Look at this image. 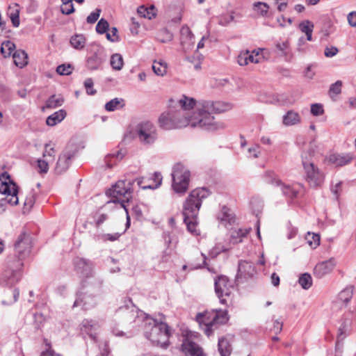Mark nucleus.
<instances>
[{
  "label": "nucleus",
  "mask_w": 356,
  "mask_h": 356,
  "mask_svg": "<svg viewBox=\"0 0 356 356\" xmlns=\"http://www.w3.org/2000/svg\"><path fill=\"white\" fill-rule=\"evenodd\" d=\"M168 65L166 62L159 60H154L152 65V70L158 76H164L167 73Z\"/></svg>",
  "instance_id": "obj_35"
},
{
  "label": "nucleus",
  "mask_w": 356,
  "mask_h": 356,
  "mask_svg": "<svg viewBox=\"0 0 356 356\" xmlns=\"http://www.w3.org/2000/svg\"><path fill=\"white\" fill-rule=\"evenodd\" d=\"M74 268L81 275L88 277L92 275L93 264L91 261L77 257L74 261Z\"/></svg>",
  "instance_id": "obj_16"
},
{
  "label": "nucleus",
  "mask_w": 356,
  "mask_h": 356,
  "mask_svg": "<svg viewBox=\"0 0 356 356\" xmlns=\"http://www.w3.org/2000/svg\"><path fill=\"white\" fill-rule=\"evenodd\" d=\"M18 189L15 183L10 179V175L4 172L0 175V193L7 197L0 200V213L6 211L7 204L17 205L19 202Z\"/></svg>",
  "instance_id": "obj_8"
},
{
  "label": "nucleus",
  "mask_w": 356,
  "mask_h": 356,
  "mask_svg": "<svg viewBox=\"0 0 356 356\" xmlns=\"http://www.w3.org/2000/svg\"><path fill=\"white\" fill-rule=\"evenodd\" d=\"M218 349L221 356H230L232 346L229 341L225 337L218 339Z\"/></svg>",
  "instance_id": "obj_31"
},
{
  "label": "nucleus",
  "mask_w": 356,
  "mask_h": 356,
  "mask_svg": "<svg viewBox=\"0 0 356 356\" xmlns=\"http://www.w3.org/2000/svg\"><path fill=\"white\" fill-rule=\"evenodd\" d=\"M259 148L260 147L258 145L249 147L248 153L250 154V156L252 158H258L260 154Z\"/></svg>",
  "instance_id": "obj_63"
},
{
  "label": "nucleus",
  "mask_w": 356,
  "mask_h": 356,
  "mask_svg": "<svg viewBox=\"0 0 356 356\" xmlns=\"http://www.w3.org/2000/svg\"><path fill=\"white\" fill-rule=\"evenodd\" d=\"M70 42L74 49L81 50L85 47L86 39L83 34H75L71 37Z\"/></svg>",
  "instance_id": "obj_32"
},
{
  "label": "nucleus",
  "mask_w": 356,
  "mask_h": 356,
  "mask_svg": "<svg viewBox=\"0 0 356 356\" xmlns=\"http://www.w3.org/2000/svg\"><path fill=\"white\" fill-rule=\"evenodd\" d=\"M195 103V99L183 95L179 100L175 102V106L179 107V108L171 106L167 111L160 115L159 126L165 130L181 129L188 126L192 128H198V127L193 125V122L197 120L195 111L191 115H189L187 112L193 108Z\"/></svg>",
  "instance_id": "obj_1"
},
{
  "label": "nucleus",
  "mask_w": 356,
  "mask_h": 356,
  "mask_svg": "<svg viewBox=\"0 0 356 356\" xmlns=\"http://www.w3.org/2000/svg\"><path fill=\"white\" fill-rule=\"evenodd\" d=\"M15 49V44L10 40H6L1 43L0 51L2 56L7 58L11 55Z\"/></svg>",
  "instance_id": "obj_40"
},
{
  "label": "nucleus",
  "mask_w": 356,
  "mask_h": 356,
  "mask_svg": "<svg viewBox=\"0 0 356 356\" xmlns=\"http://www.w3.org/2000/svg\"><path fill=\"white\" fill-rule=\"evenodd\" d=\"M256 273V269L252 262L247 261H241L238 266V277L249 278L254 276Z\"/></svg>",
  "instance_id": "obj_22"
},
{
  "label": "nucleus",
  "mask_w": 356,
  "mask_h": 356,
  "mask_svg": "<svg viewBox=\"0 0 356 356\" xmlns=\"http://www.w3.org/2000/svg\"><path fill=\"white\" fill-rule=\"evenodd\" d=\"M136 133L139 140L143 145H152L157 139V130L156 127L149 121H144L136 127Z\"/></svg>",
  "instance_id": "obj_14"
},
{
  "label": "nucleus",
  "mask_w": 356,
  "mask_h": 356,
  "mask_svg": "<svg viewBox=\"0 0 356 356\" xmlns=\"http://www.w3.org/2000/svg\"><path fill=\"white\" fill-rule=\"evenodd\" d=\"M72 67L71 65L62 64L57 67L56 72L60 75H70L72 72Z\"/></svg>",
  "instance_id": "obj_52"
},
{
  "label": "nucleus",
  "mask_w": 356,
  "mask_h": 356,
  "mask_svg": "<svg viewBox=\"0 0 356 356\" xmlns=\"http://www.w3.org/2000/svg\"><path fill=\"white\" fill-rule=\"evenodd\" d=\"M153 177H154V180L156 182L154 186H151V185L144 186V185H143V178L136 179L138 186L143 189L158 188L161 184L162 176H161V173H159V172H154Z\"/></svg>",
  "instance_id": "obj_36"
},
{
  "label": "nucleus",
  "mask_w": 356,
  "mask_h": 356,
  "mask_svg": "<svg viewBox=\"0 0 356 356\" xmlns=\"http://www.w3.org/2000/svg\"><path fill=\"white\" fill-rule=\"evenodd\" d=\"M124 100L122 98H114L105 104V109L107 111H114L124 106Z\"/></svg>",
  "instance_id": "obj_33"
},
{
  "label": "nucleus",
  "mask_w": 356,
  "mask_h": 356,
  "mask_svg": "<svg viewBox=\"0 0 356 356\" xmlns=\"http://www.w3.org/2000/svg\"><path fill=\"white\" fill-rule=\"evenodd\" d=\"M126 151L122 149L112 151L104 158L106 168L111 169L115 166L124 157Z\"/></svg>",
  "instance_id": "obj_21"
},
{
  "label": "nucleus",
  "mask_w": 356,
  "mask_h": 356,
  "mask_svg": "<svg viewBox=\"0 0 356 356\" xmlns=\"http://www.w3.org/2000/svg\"><path fill=\"white\" fill-rule=\"evenodd\" d=\"M335 265V261L333 259L320 262L316 265L314 269V275L318 278H321L330 273Z\"/></svg>",
  "instance_id": "obj_18"
},
{
  "label": "nucleus",
  "mask_w": 356,
  "mask_h": 356,
  "mask_svg": "<svg viewBox=\"0 0 356 356\" xmlns=\"http://www.w3.org/2000/svg\"><path fill=\"white\" fill-rule=\"evenodd\" d=\"M14 246L15 253L8 257H15L16 261L24 263L31 252L32 247L31 237L25 233L21 234Z\"/></svg>",
  "instance_id": "obj_13"
},
{
  "label": "nucleus",
  "mask_w": 356,
  "mask_h": 356,
  "mask_svg": "<svg viewBox=\"0 0 356 356\" xmlns=\"http://www.w3.org/2000/svg\"><path fill=\"white\" fill-rule=\"evenodd\" d=\"M301 121V117L298 112L290 110L282 118V122L285 126L298 124Z\"/></svg>",
  "instance_id": "obj_27"
},
{
  "label": "nucleus",
  "mask_w": 356,
  "mask_h": 356,
  "mask_svg": "<svg viewBox=\"0 0 356 356\" xmlns=\"http://www.w3.org/2000/svg\"><path fill=\"white\" fill-rule=\"evenodd\" d=\"M202 257V263H199L197 264L190 263L188 265L185 264L182 266L183 270H186L187 268H189L190 270H195L203 268L206 264V257L203 253L201 254Z\"/></svg>",
  "instance_id": "obj_51"
},
{
  "label": "nucleus",
  "mask_w": 356,
  "mask_h": 356,
  "mask_svg": "<svg viewBox=\"0 0 356 356\" xmlns=\"http://www.w3.org/2000/svg\"><path fill=\"white\" fill-rule=\"evenodd\" d=\"M190 177V171L182 164H175L172 172V187L174 191L178 194H184L188 188Z\"/></svg>",
  "instance_id": "obj_10"
},
{
  "label": "nucleus",
  "mask_w": 356,
  "mask_h": 356,
  "mask_svg": "<svg viewBox=\"0 0 356 356\" xmlns=\"http://www.w3.org/2000/svg\"><path fill=\"white\" fill-rule=\"evenodd\" d=\"M272 184H276L277 186H281V190L283 194L288 198L293 199L298 197L299 193L300 188H301L300 185L298 186H289L282 184L281 181L277 178L272 179L270 181Z\"/></svg>",
  "instance_id": "obj_19"
},
{
  "label": "nucleus",
  "mask_w": 356,
  "mask_h": 356,
  "mask_svg": "<svg viewBox=\"0 0 356 356\" xmlns=\"http://www.w3.org/2000/svg\"><path fill=\"white\" fill-rule=\"evenodd\" d=\"M348 24L351 27H356V11H352L347 15Z\"/></svg>",
  "instance_id": "obj_64"
},
{
  "label": "nucleus",
  "mask_w": 356,
  "mask_h": 356,
  "mask_svg": "<svg viewBox=\"0 0 356 356\" xmlns=\"http://www.w3.org/2000/svg\"><path fill=\"white\" fill-rule=\"evenodd\" d=\"M232 106L229 103L223 102L202 101L195 111L197 120L193 123V126L206 131H217L225 128L222 122L215 120L212 113H220L231 109Z\"/></svg>",
  "instance_id": "obj_2"
},
{
  "label": "nucleus",
  "mask_w": 356,
  "mask_h": 356,
  "mask_svg": "<svg viewBox=\"0 0 356 356\" xmlns=\"http://www.w3.org/2000/svg\"><path fill=\"white\" fill-rule=\"evenodd\" d=\"M144 335L152 343L166 345L171 335L170 327L163 322H159L154 318L145 317Z\"/></svg>",
  "instance_id": "obj_4"
},
{
  "label": "nucleus",
  "mask_w": 356,
  "mask_h": 356,
  "mask_svg": "<svg viewBox=\"0 0 356 356\" xmlns=\"http://www.w3.org/2000/svg\"><path fill=\"white\" fill-rule=\"evenodd\" d=\"M124 302V305L119 307L118 312L122 316L124 324L131 325L144 318L145 314L136 308L130 298H125Z\"/></svg>",
  "instance_id": "obj_12"
},
{
  "label": "nucleus",
  "mask_w": 356,
  "mask_h": 356,
  "mask_svg": "<svg viewBox=\"0 0 356 356\" xmlns=\"http://www.w3.org/2000/svg\"><path fill=\"white\" fill-rule=\"evenodd\" d=\"M172 34L166 29L161 30L158 35V40L162 43H165L171 41L172 40Z\"/></svg>",
  "instance_id": "obj_48"
},
{
  "label": "nucleus",
  "mask_w": 356,
  "mask_h": 356,
  "mask_svg": "<svg viewBox=\"0 0 356 356\" xmlns=\"http://www.w3.org/2000/svg\"><path fill=\"white\" fill-rule=\"evenodd\" d=\"M111 332L116 337H124L129 338L133 336V332L131 330H122L118 328V325L111 327Z\"/></svg>",
  "instance_id": "obj_44"
},
{
  "label": "nucleus",
  "mask_w": 356,
  "mask_h": 356,
  "mask_svg": "<svg viewBox=\"0 0 356 356\" xmlns=\"http://www.w3.org/2000/svg\"><path fill=\"white\" fill-rule=\"evenodd\" d=\"M13 58L15 65L20 68H22L28 63V55L23 50H16L13 54Z\"/></svg>",
  "instance_id": "obj_28"
},
{
  "label": "nucleus",
  "mask_w": 356,
  "mask_h": 356,
  "mask_svg": "<svg viewBox=\"0 0 356 356\" xmlns=\"http://www.w3.org/2000/svg\"><path fill=\"white\" fill-rule=\"evenodd\" d=\"M298 283L302 289L307 290L309 289L312 285V278L310 274L303 273L298 279Z\"/></svg>",
  "instance_id": "obj_42"
},
{
  "label": "nucleus",
  "mask_w": 356,
  "mask_h": 356,
  "mask_svg": "<svg viewBox=\"0 0 356 356\" xmlns=\"http://www.w3.org/2000/svg\"><path fill=\"white\" fill-rule=\"evenodd\" d=\"M66 114V111L63 109L56 111L47 118L46 123L48 126L53 127L60 123L65 118Z\"/></svg>",
  "instance_id": "obj_30"
},
{
  "label": "nucleus",
  "mask_w": 356,
  "mask_h": 356,
  "mask_svg": "<svg viewBox=\"0 0 356 356\" xmlns=\"http://www.w3.org/2000/svg\"><path fill=\"white\" fill-rule=\"evenodd\" d=\"M196 318L200 324L204 325V332L207 337L211 336L219 325L228 321L227 313L221 309L199 313Z\"/></svg>",
  "instance_id": "obj_9"
},
{
  "label": "nucleus",
  "mask_w": 356,
  "mask_h": 356,
  "mask_svg": "<svg viewBox=\"0 0 356 356\" xmlns=\"http://www.w3.org/2000/svg\"><path fill=\"white\" fill-rule=\"evenodd\" d=\"M109 28V24L107 20L102 18L96 26V31L99 34L105 33Z\"/></svg>",
  "instance_id": "obj_49"
},
{
  "label": "nucleus",
  "mask_w": 356,
  "mask_h": 356,
  "mask_svg": "<svg viewBox=\"0 0 356 356\" xmlns=\"http://www.w3.org/2000/svg\"><path fill=\"white\" fill-rule=\"evenodd\" d=\"M354 288L348 286L343 289L338 295L339 299L347 305L353 298Z\"/></svg>",
  "instance_id": "obj_38"
},
{
  "label": "nucleus",
  "mask_w": 356,
  "mask_h": 356,
  "mask_svg": "<svg viewBox=\"0 0 356 356\" xmlns=\"http://www.w3.org/2000/svg\"><path fill=\"white\" fill-rule=\"evenodd\" d=\"M154 10L155 7L153 5L149 8L145 6H140L138 8L137 12L141 17L151 19L156 16Z\"/></svg>",
  "instance_id": "obj_37"
},
{
  "label": "nucleus",
  "mask_w": 356,
  "mask_h": 356,
  "mask_svg": "<svg viewBox=\"0 0 356 356\" xmlns=\"http://www.w3.org/2000/svg\"><path fill=\"white\" fill-rule=\"evenodd\" d=\"M353 159L351 154H330L327 160L330 163L334 164L336 166H343L350 163Z\"/></svg>",
  "instance_id": "obj_24"
},
{
  "label": "nucleus",
  "mask_w": 356,
  "mask_h": 356,
  "mask_svg": "<svg viewBox=\"0 0 356 356\" xmlns=\"http://www.w3.org/2000/svg\"><path fill=\"white\" fill-rule=\"evenodd\" d=\"M75 152L72 150L65 149L59 156L55 170L58 174L65 172L70 164L71 159L74 156Z\"/></svg>",
  "instance_id": "obj_17"
},
{
  "label": "nucleus",
  "mask_w": 356,
  "mask_h": 356,
  "mask_svg": "<svg viewBox=\"0 0 356 356\" xmlns=\"http://www.w3.org/2000/svg\"><path fill=\"white\" fill-rule=\"evenodd\" d=\"M112 68L115 70H120L124 65L123 58L120 54H114L111 57L110 60Z\"/></svg>",
  "instance_id": "obj_41"
},
{
  "label": "nucleus",
  "mask_w": 356,
  "mask_h": 356,
  "mask_svg": "<svg viewBox=\"0 0 356 356\" xmlns=\"http://www.w3.org/2000/svg\"><path fill=\"white\" fill-rule=\"evenodd\" d=\"M182 349L191 356H206L202 348L196 343L191 340L188 335L182 343Z\"/></svg>",
  "instance_id": "obj_20"
},
{
  "label": "nucleus",
  "mask_w": 356,
  "mask_h": 356,
  "mask_svg": "<svg viewBox=\"0 0 356 356\" xmlns=\"http://www.w3.org/2000/svg\"><path fill=\"white\" fill-rule=\"evenodd\" d=\"M323 106L320 104H314L311 106V113L314 116H318L323 113Z\"/></svg>",
  "instance_id": "obj_59"
},
{
  "label": "nucleus",
  "mask_w": 356,
  "mask_h": 356,
  "mask_svg": "<svg viewBox=\"0 0 356 356\" xmlns=\"http://www.w3.org/2000/svg\"><path fill=\"white\" fill-rule=\"evenodd\" d=\"M97 327L98 324L92 320L84 319L81 324V331L88 334L92 339H95L96 337L95 330Z\"/></svg>",
  "instance_id": "obj_26"
},
{
  "label": "nucleus",
  "mask_w": 356,
  "mask_h": 356,
  "mask_svg": "<svg viewBox=\"0 0 356 356\" xmlns=\"http://www.w3.org/2000/svg\"><path fill=\"white\" fill-rule=\"evenodd\" d=\"M120 236H121V234H120L118 232H116L114 234H105L95 236V240H103L104 241H115L118 240Z\"/></svg>",
  "instance_id": "obj_47"
},
{
  "label": "nucleus",
  "mask_w": 356,
  "mask_h": 356,
  "mask_svg": "<svg viewBox=\"0 0 356 356\" xmlns=\"http://www.w3.org/2000/svg\"><path fill=\"white\" fill-rule=\"evenodd\" d=\"M210 194L208 188L205 187L197 188L193 190L183 204L182 214L184 222L187 227L188 232L194 235H197L196 229L197 225V216L202 206V200L207 198Z\"/></svg>",
  "instance_id": "obj_3"
},
{
  "label": "nucleus",
  "mask_w": 356,
  "mask_h": 356,
  "mask_svg": "<svg viewBox=\"0 0 356 356\" xmlns=\"http://www.w3.org/2000/svg\"><path fill=\"white\" fill-rule=\"evenodd\" d=\"M105 60L104 49L99 46H96L93 54L87 58V67L90 70H98Z\"/></svg>",
  "instance_id": "obj_15"
},
{
  "label": "nucleus",
  "mask_w": 356,
  "mask_h": 356,
  "mask_svg": "<svg viewBox=\"0 0 356 356\" xmlns=\"http://www.w3.org/2000/svg\"><path fill=\"white\" fill-rule=\"evenodd\" d=\"M215 292L222 305H228L231 302V295L234 289L233 284L225 275L218 276L215 279Z\"/></svg>",
  "instance_id": "obj_11"
},
{
  "label": "nucleus",
  "mask_w": 356,
  "mask_h": 356,
  "mask_svg": "<svg viewBox=\"0 0 356 356\" xmlns=\"http://www.w3.org/2000/svg\"><path fill=\"white\" fill-rule=\"evenodd\" d=\"M259 56V52H257L256 55L249 54V52L247 51L245 53L241 54L238 56L237 62L241 65H246L250 63H259V59L257 58Z\"/></svg>",
  "instance_id": "obj_29"
},
{
  "label": "nucleus",
  "mask_w": 356,
  "mask_h": 356,
  "mask_svg": "<svg viewBox=\"0 0 356 356\" xmlns=\"http://www.w3.org/2000/svg\"><path fill=\"white\" fill-rule=\"evenodd\" d=\"M229 248L225 247L221 243H218L210 250V255L216 257L221 252H227Z\"/></svg>",
  "instance_id": "obj_55"
},
{
  "label": "nucleus",
  "mask_w": 356,
  "mask_h": 356,
  "mask_svg": "<svg viewBox=\"0 0 356 356\" xmlns=\"http://www.w3.org/2000/svg\"><path fill=\"white\" fill-rule=\"evenodd\" d=\"M64 102V99L60 95H51L46 102V107L49 108H55L60 106Z\"/></svg>",
  "instance_id": "obj_39"
},
{
  "label": "nucleus",
  "mask_w": 356,
  "mask_h": 356,
  "mask_svg": "<svg viewBox=\"0 0 356 356\" xmlns=\"http://www.w3.org/2000/svg\"><path fill=\"white\" fill-rule=\"evenodd\" d=\"M135 181H136V179L119 180L107 192V194L113 197L112 202H120L122 207L125 209L127 212V227L130 226V216L125 203L129 202L132 197V185Z\"/></svg>",
  "instance_id": "obj_5"
},
{
  "label": "nucleus",
  "mask_w": 356,
  "mask_h": 356,
  "mask_svg": "<svg viewBox=\"0 0 356 356\" xmlns=\"http://www.w3.org/2000/svg\"><path fill=\"white\" fill-rule=\"evenodd\" d=\"M299 28L302 33L306 34L309 32H313L314 24L311 22L305 20L299 24Z\"/></svg>",
  "instance_id": "obj_53"
},
{
  "label": "nucleus",
  "mask_w": 356,
  "mask_h": 356,
  "mask_svg": "<svg viewBox=\"0 0 356 356\" xmlns=\"http://www.w3.org/2000/svg\"><path fill=\"white\" fill-rule=\"evenodd\" d=\"M256 10L261 15L266 16L268 13L269 6L266 3L256 2L254 4Z\"/></svg>",
  "instance_id": "obj_50"
},
{
  "label": "nucleus",
  "mask_w": 356,
  "mask_h": 356,
  "mask_svg": "<svg viewBox=\"0 0 356 356\" xmlns=\"http://www.w3.org/2000/svg\"><path fill=\"white\" fill-rule=\"evenodd\" d=\"M102 10L100 8H96L95 10L91 13L86 18V22L88 24H94L96 22L100 15Z\"/></svg>",
  "instance_id": "obj_58"
},
{
  "label": "nucleus",
  "mask_w": 356,
  "mask_h": 356,
  "mask_svg": "<svg viewBox=\"0 0 356 356\" xmlns=\"http://www.w3.org/2000/svg\"><path fill=\"white\" fill-rule=\"evenodd\" d=\"M218 220L225 227L233 225L236 221L234 213L227 207H223L218 216Z\"/></svg>",
  "instance_id": "obj_25"
},
{
  "label": "nucleus",
  "mask_w": 356,
  "mask_h": 356,
  "mask_svg": "<svg viewBox=\"0 0 356 356\" xmlns=\"http://www.w3.org/2000/svg\"><path fill=\"white\" fill-rule=\"evenodd\" d=\"M248 234V230L242 229L232 230L230 235V242L233 244L241 243L243 241V238L245 237Z\"/></svg>",
  "instance_id": "obj_34"
},
{
  "label": "nucleus",
  "mask_w": 356,
  "mask_h": 356,
  "mask_svg": "<svg viewBox=\"0 0 356 356\" xmlns=\"http://www.w3.org/2000/svg\"><path fill=\"white\" fill-rule=\"evenodd\" d=\"M35 202V193L34 191H31L26 195L24 203V211H30V209L33 207Z\"/></svg>",
  "instance_id": "obj_43"
},
{
  "label": "nucleus",
  "mask_w": 356,
  "mask_h": 356,
  "mask_svg": "<svg viewBox=\"0 0 356 356\" xmlns=\"http://www.w3.org/2000/svg\"><path fill=\"white\" fill-rule=\"evenodd\" d=\"M13 26L18 27L19 25V10H15L14 13H10V15Z\"/></svg>",
  "instance_id": "obj_62"
},
{
  "label": "nucleus",
  "mask_w": 356,
  "mask_h": 356,
  "mask_svg": "<svg viewBox=\"0 0 356 356\" xmlns=\"http://www.w3.org/2000/svg\"><path fill=\"white\" fill-rule=\"evenodd\" d=\"M276 49L280 52V55L285 57H289V54L288 49L289 48V42L286 40L282 42H277L275 44Z\"/></svg>",
  "instance_id": "obj_46"
},
{
  "label": "nucleus",
  "mask_w": 356,
  "mask_h": 356,
  "mask_svg": "<svg viewBox=\"0 0 356 356\" xmlns=\"http://www.w3.org/2000/svg\"><path fill=\"white\" fill-rule=\"evenodd\" d=\"M342 82L337 81L334 83L332 84L330 88V92L334 95H339L341 91Z\"/></svg>",
  "instance_id": "obj_60"
},
{
  "label": "nucleus",
  "mask_w": 356,
  "mask_h": 356,
  "mask_svg": "<svg viewBox=\"0 0 356 356\" xmlns=\"http://www.w3.org/2000/svg\"><path fill=\"white\" fill-rule=\"evenodd\" d=\"M107 219H108V215L106 213L95 214L94 216L95 226L97 228L99 227Z\"/></svg>",
  "instance_id": "obj_57"
},
{
  "label": "nucleus",
  "mask_w": 356,
  "mask_h": 356,
  "mask_svg": "<svg viewBox=\"0 0 356 356\" xmlns=\"http://www.w3.org/2000/svg\"><path fill=\"white\" fill-rule=\"evenodd\" d=\"M143 207L141 204L133 205L131 209V214L134 216L138 220H140L143 218Z\"/></svg>",
  "instance_id": "obj_56"
},
{
  "label": "nucleus",
  "mask_w": 356,
  "mask_h": 356,
  "mask_svg": "<svg viewBox=\"0 0 356 356\" xmlns=\"http://www.w3.org/2000/svg\"><path fill=\"white\" fill-rule=\"evenodd\" d=\"M24 263L16 261L15 257H7L1 266L0 282L8 287L15 286L22 278Z\"/></svg>",
  "instance_id": "obj_6"
},
{
  "label": "nucleus",
  "mask_w": 356,
  "mask_h": 356,
  "mask_svg": "<svg viewBox=\"0 0 356 356\" xmlns=\"http://www.w3.org/2000/svg\"><path fill=\"white\" fill-rule=\"evenodd\" d=\"M34 325L35 329H40L41 325L44 321V317L42 314H34Z\"/></svg>",
  "instance_id": "obj_61"
},
{
  "label": "nucleus",
  "mask_w": 356,
  "mask_h": 356,
  "mask_svg": "<svg viewBox=\"0 0 356 356\" xmlns=\"http://www.w3.org/2000/svg\"><path fill=\"white\" fill-rule=\"evenodd\" d=\"M314 149L309 148L302 153V164L306 181L311 187L320 186L324 181V174L316 166L312 161Z\"/></svg>",
  "instance_id": "obj_7"
},
{
  "label": "nucleus",
  "mask_w": 356,
  "mask_h": 356,
  "mask_svg": "<svg viewBox=\"0 0 356 356\" xmlns=\"http://www.w3.org/2000/svg\"><path fill=\"white\" fill-rule=\"evenodd\" d=\"M93 81L91 78H88L84 81L86 93L89 95H94L97 92V90L93 88Z\"/></svg>",
  "instance_id": "obj_54"
},
{
  "label": "nucleus",
  "mask_w": 356,
  "mask_h": 356,
  "mask_svg": "<svg viewBox=\"0 0 356 356\" xmlns=\"http://www.w3.org/2000/svg\"><path fill=\"white\" fill-rule=\"evenodd\" d=\"M306 240L312 248H316L320 244V236L316 234L308 232Z\"/></svg>",
  "instance_id": "obj_45"
},
{
  "label": "nucleus",
  "mask_w": 356,
  "mask_h": 356,
  "mask_svg": "<svg viewBox=\"0 0 356 356\" xmlns=\"http://www.w3.org/2000/svg\"><path fill=\"white\" fill-rule=\"evenodd\" d=\"M97 304L95 298L89 295H79L74 302L73 307H81L84 310L94 307Z\"/></svg>",
  "instance_id": "obj_23"
}]
</instances>
